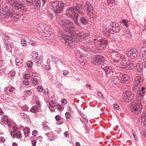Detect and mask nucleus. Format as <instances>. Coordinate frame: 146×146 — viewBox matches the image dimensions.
<instances>
[{
  "label": "nucleus",
  "mask_w": 146,
  "mask_h": 146,
  "mask_svg": "<svg viewBox=\"0 0 146 146\" xmlns=\"http://www.w3.org/2000/svg\"><path fill=\"white\" fill-rule=\"evenodd\" d=\"M37 133L38 131L36 130H34L33 131L32 134L33 135H34L35 136H36Z\"/></svg>",
  "instance_id": "obj_55"
},
{
  "label": "nucleus",
  "mask_w": 146,
  "mask_h": 146,
  "mask_svg": "<svg viewBox=\"0 0 146 146\" xmlns=\"http://www.w3.org/2000/svg\"><path fill=\"white\" fill-rule=\"evenodd\" d=\"M21 43L22 45L23 46H26L27 44L26 40L24 39H22L21 40Z\"/></svg>",
  "instance_id": "obj_35"
},
{
  "label": "nucleus",
  "mask_w": 146,
  "mask_h": 146,
  "mask_svg": "<svg viewBox=\"0 0 146 146\" xmlns=\"http://www.w3.org/2000/svg\"><path fill=\"white\" fill-rule=\"evenodd\" d=\"M97 94L98 96L99 97L103 99L104 98V96L102 94V93L100 92H98L97 93Z\"/></svg>",
  "instance_id": "obj_49"
},
{
  "label": "nucleus",
  "mask_w": 146,
  "mask_h": 146,
  "mask_svg": "<svg viewBox=\"0 0 146 146\" xmlns=\"http://www.w3.org/2000/svg\"><path fill=\"white\" fill-rule=\"evenodd\" d=\"M65 116L66 118H69L70 117V115L69 112H66L65 113Z\"/></svg>",
  "instance_id": "obj_50"
},
{
  "label": "nucleus",
  "mask_w": 146,
  "mask_h": 146,
  "mask_svg": "<svg viewBox=\"0 0 146 146\" xmlns=\"http://www.w3.org/2000/svg\"><path fill=\"white\" fill-rule=\"evenodd\" d=\"M23 85L25 86H28L29 85V82L28 81L24 80L23 82Z\"/></svg>",
  "instance_id": "obj_51"
},
{
  "label": "nucleus",
  "mask_w": 146,
  "mask_h": 146,
  "mask_svg": "<svg viewBox=\"0 0 146 146\" xmlns=\"http://www.w3.org/2000/svg\"><path fill=\"white\" fill-rule=\"evenodd\" d=\"M23 131L25 136L26 137H28L29 136L30 133V130L29 128L28 127H25L23 129Z\"/></svg>",
  "instance_id": "obj_29"
},
{
  "label": "nucleus",
  "mask_w": 146,
  "mask_h": 146,
  "mask_svg": "<svg viewBox=\"0 0 146 146\" xmlns=\"http://www.w3.org/2000/svg\"><path fill=\"white\" fill-rule=\"evenodd\" d=\"M136 69L139 72H141L142 70L143 66L139 63H138L136 65Z\"/></svg>",
  "instance_id": "obj_32"
},
{
  "label": "nucleus",
  "mask_w": 146,
  "mask_h": 146,
  "mask_svg": "<svg viewBox=\"0 0 146 146\" xmlns=\"http://www.w3.org/2000/svg\"><path fill=\"white\" fill-rule=\"evenodd\" d=\"M33 63L31 61H28L27 62V67L29 68H31L33 66Z\"/></svg>",
  "instance_id": "obj_39"
},
{
  "label": "nucleus",
  "mask_w": 146,
  "mask_h": 146,
  "mask_svg": "<svg viewBox=\"0 0 146 146\" xmlns=\"http://www.w3.org/2000/svg\"><path fill=\"white\" fill-rule=\"evenodd\" d=\"M43 60V57L42 56H38V57L34 60V62H35L36 65L38 66L40 65Z\"/></svg>",
  "instance_id": "obj_22"
},
{
  "label": "nucleus",
  "mask_w": 146,
  "mask_h": 146,
  "mask_svg": "<svg viewBox=\"0 0 146 146\" xmlns=\"http://www.w3.org/2000/svg\"><path fill=\"white\" fill-rule=\"evenodd\" d=\"M84 8V5L80 4L78 3L73 4L72 7H68L66 12V15L68 17L73 18L74 22L76 25H79L80 23L78 22L77 18L78 14L83 15L84 13L80 9H83Z\"/></svg>",
  "instance_id": "obj_2"
},
{
  "label": "nucleus",
  "mask_w": 146,
  "mask_h": 146,
  "mask_svg": "<svg viewBox=\"0 0 146 146\" xmlns=\"http://www.w3.org/2000/svg\"><path fill=\"white\" fill-rule=\"evenodd\" d=\"M127 53V56L132 59H134L136 57L138 54L137 49L135 48L128 49Z\"/></svg>",
  "instance_id": "obj_15"
},
{
  "label": "nucleus",
  "mask_w": 146,
  "mask_h": 146,
  "mask_svg": "<svg viewBox=\"0 0 146 146\" xmlns=\"http://www.w3.org/2000/svg\"><path fill=\"white\" fill-rule=\"evenodd\" d=\"M113 107L116 110H118L119 109V105L117 103H115L113 104Z\"/></svg>",
  "instance_id": "obj_44"
},
{
  "label": "nucleus",
  "mask_w": 146,
  "mask_h": 146,
  "mask_svg": "<svg viewBox=\"0 0 146 146\" xmlns=\"http://www.w3.org/2000/svg\"><path fill=\"white\" fill-rule=\"evenodd\" d=\"M32 83L34 85H36L38 84V79L36 78H33L32 80Z\"/></svg>",
  "instance_id": "obj_37"
},
{
  "label": "nucleus",
  "mask_w": 146,
  "mask_h": 146,
  "mask_svg": "<svg viewBox=\"0 0 146 146\" xmlns=\"http://www.w3.org/2000/svg\"><path fill=\"white\" fill-rule=\"evenodd\" d=\"M5 40H7L9 38V37L6 35H4V36L3 37Z\"/></svg>",
  "instance_id": "obj_58"
},
{
  "label": "nucleus",
  "mask_w": 146,
  "mask_h": 146,
  "mask_svg": "<svg viewBox=\"0 0 146 146\" xmlns=\"http://www.w3.org/2000/svg\"><path fill=\"white\" fill-rule=\"evenodd\" d=\"M4 42L7 50L9 52H11L12 48L9 42L6 41H5Z\"/></svg>",
  "instance_id": "obj_24"
},
{
  "label": "nucleus",
  "mask_w": 146,
  "mask_h": 146,
  "mask_svg": "<svg viewBox=\"0 0 146 146\" xmlns=\"http://www.w3.org/2000/svg\"><path fill=\"white\" fill-rule=\"evenodd\" d=\"M111 60V62L116 63L118 66L124 71H127L131 69L133 65V64L129 61L127 62L126 64H120L119 60L115 58H112Z\"/></svg>",
  "instance_id": "obj_5"
},
{
  "label": "nucleus",
  "mask_w": 146,
  "mask_h": 146,
  "mask_svg": "<svg viewBox=\"0 0 146 146\" xmlns=\"http://www.w3.org/2000/svg\"><path fill=\"white\" fill-rule=\"evenodd\" d=\"M106 27V31L107 32L110 31V32H111V31H112L113 32L112 33H114V32H117L116 31V25L115 23L112 22L111 24L108 23Z\"/></svg>",
  "instance_id": "obj_18"
},
{
  "label": "nucleus",
  "mask_w": 146,
  "mask_h": 146,
  "mask_svg": "<svg viewBox=\"0 0 146 146\" xmlns=\"http://www.w3.org/2000/svg\"><path fill=\"white\" fill-rule=\"evenodd\" d=\"M31 94V92L29 90H28L25 91V94L26 96H30Z\"/></svg>",
  "instance_id": "obj_40"
},
{
  "label": "nucleus",
  "mask_w": 146,
  "mask_h": 146,
  "mask_svg": "<svg viewBox=\"0 0 146 146\" xmlns=\"http://www.w3.org/2000/svg\"><path fill=\"white\" fill-rule=\"evenodd\" d=\"M69 73V72L67 70H65L63 71V75L64 76L67 75Z\"/></svg>",
  "instance_id": "obj_56"
},
{
  "label": "nucleus",
  "mask_w": 146,
  "mask_h": 146,
  "mask_svg": "<svg viewBox=\"0 0 146 146\" xmlns=\"http://www.w3.org/2000/svg\"><path fill=\"white\" fill-rule=\"evenodd\" d=\"M141 119H144L143 123L146 126V113H143L142 114Z\"/></svg>",
  "instance_id": "obj_33"
},
{
  "label": "nucleus",
  "mask_w": 146,
  "mask_h": 146,
  "mask_svg": "<svg viewBox=\"0 0 146 146\" xmlns=\"http://www.w3.org/2000/svg\"><path fill=\"white\" fill-rule=\"evenodd\" d=\"M60 27L66 32H69V35L66 36L61 31L59 33V37L66 45L72 47L75 45L76 39L79 41L86 39L89 36V34L85 32L78 31L74 27V24L70 21L61 20L59 22Z\"/></svg>",
  "instance_id": "obj_1"
},
{
  "label": "nucleus",
  "mask_w": 146,
  "mask_h": 146,
  "mask_svg": "<svg viewBox=\"0 0 146 146\" xmlns=\"http://www.w3.org/2000/svg\"><path fill=\"white\" fill-rule=\"evenodd\" d=\"M16 134L17 137H19V139H21L22 138V136L19 131H17Z\"/></svg>",
  "instance_id": "obj_46"
},
{
  "label": "nucleus",
  "mask_w": 146,
  "mask_h": 146,
  "mask_svg": "<svg viewBox=\"0 0 146 146\" xmlns=\"http://www.w3.org/2000/svg\"><path fill=\"white\" fill-rule=\"evenodd\" d=\"M144 80L143 77L137 76L135 77L134 84L133 88L134 90H139L141 87V84Z\"/></svg>",
  "instance_id": "obj_12"
},
{
  "label": "nucleus",
  "mask_w": 146,
  "mask_h": 146,
  "mask_svg": "<svg viewBox=\"0 0 146 146\" xmlns=\"http://www.w3.org/2000/svg\"><path fill=\"white\" fill-rule=\"evenodd\" d=\"M31 58L34 60L38 56V53L35 51H33L31 54Z\"/></svg>",
  "instance_id": "obj_30"
},
{
  "label": "nucleus",
  "mask_w": 146,
  "mask_h": 146,
  "mask_svg": "<svg viewBox=\"0 0 146 146\" xmlns=\"http://www.w3.org/2000/svg\"><path fill=\"white\" fill-rule=\"evenodd\" d=\"M21 108L23 110L25 111H27L28 110V108L27 106L26 105H24L21 106Z\"/></svg>",
  "instance_id": "obj_36"
},
{
  "label": "nucleus",
  "mask_w": 146,
  "mask_h": 146,
  "mask_svg": "<svg viewBox=\"0 0 146 146\" xmlns=\"http://www.w3.org/2000/svg\"><path fill=\"white\" fill-rule=\"evenodd\" d=\"M140 59L142 60L144 63V66L146 69V47L143 46L140 50Z\"/></svg>",
  "instance_id": "obj_14"
},
{
  "label": "nucleus",
  "mask_w": 146,
  "mask_h": 146,
  "mask_svg": "<svg viewBox=\"0 0 146 146\" xmlns=\"http://www.w3.org/2000/svg\"><path fill=\"white\" fill-rule=\"evenodd\" d=\"M145 89V88L143 86L141 88V90L137 91L136 98L138 101L139 102L143 101V98L145 94V92L143 91Z\"/></svg>",
  "instance_id": "obj_17"
},
{
  "label": "nucleus",
  "mask_w": 146,
  "mask_h": 146,
  "mask_svg": "<svg viewBox=\"0 0 146 146\" xmlns=\"http://www.w3.org/2000/svg\"><path fill=\"white\" fill-rule=\"evenodd\" d=\"M136 134L135 133H133V136L134 137V139L135 140H137V137L136 136Z\"/></svg>",
  "instance_id": "obj_63"
},
{
  "label": "nucleus",
  "mask_w": 146,
  "mask_h": 146,
  "mask_svg": "<svg viewBox=\"0 0 146 146\" xmlns=\"http://www.w3.org/2000/svg\"><path fill=\"white\" fill-rule=\"evenodd\" d=\"M40 102L39 101H37L36 102V104L38 106H37L39 108L40 107Z\"/></svg>",
  "instance_id": "obj_64"
},
{
  "label": "nucleus",
  "mask_w": 146,
  "mask_h": 146,
  "mask_svg": "<svg viewBox=\"0 0 146 146\" xmlns=\"http://www.w3.org/2000/svg\"><path fill=\"white\" fill-rule=\"evenodd\" d=\"M61 102L62 104L65 105L67 103V102L66 100L63 99L62 100Z\"/></svg>",
  "instance_id": "obj_54"
},
{
  "label": "nucleus",
  "mask_w": 146,
  "mask_h": 146,
  "mask_svg": "<svg viewBox=\"0 0 146 146\" xmlns=\"http://www.w3.org/2000/svg\"><path fill=\"white\" fill-rule=\"evenodd\" d=\"M5 141V139L3 137L1 136L0 137V141L2 142H4Z\"/></svg>",
  "instance_id": "obj_60"
},
{
  "label": "nucleus",
  "mask_w": 146,
  "mask_h": 146,
  "mask_svg": "<svg viewBox=\"0 0 146 146\" xmlns=\"http://www.w3.org/2000/svg\"><path fill=\"white\" fill-rule=\"evenodd\" d=\"M29 77V75L28 74H26L23 76V78L26 80L28 79Z\"/></svg>",
  "instance_id": "obj_52"
},
{
  "label": "nucleus",
  "mask_w": 146,
  "mask_h": 146,
  "mask_svg": "<svg viewBox=\"0 0 146 146\" xmlns=\"http://www.w3.org/2000/svg\"><path fill=\"white\" fill-rule=\"evenodd\" d=\"M39 109L38 107L35 105L31 107L30 110V111L33 113H35L39 111Z\"/></svg>",
  "instance_id": "obj_27"
},
{
  "label": "nucleus",
  "mask_w": 146,
  "mask_h": 146,
  "mask_svg": "<svg viewBox=\"0 0 146 146\" xmlns=\"http://www.w3.org/2000/svg\"><path fill=\"white\" fill-rule=\"evenodd\" d=\"M31 3L35 8L39 7L41 5L40 0H31Z\"/></svg>",
  "instance_id": "obj_23"
},
{
  "label": "nucleus",
  "mask_w": 146,
  "mask_h": 146,
  "mask_svg": "<svg viewBox=\"0 0 146 146\" xmlns=\"http://www.w3.org/2000/svg\"><path fill=\"white\" fill-rule=\"evenodd\" d=\"M80 58L82 60H81V62H83L84 60L86 58V55H80Z\"/></svg>",
  "instance_id": "obj_38"
},
{
  "label": "nucleus",
  "mask_w": 146,
  "mask_h": 146,
  "mask_svg": "<svg viewBox=\"0 0 146 146\" xmlns=\"http://www.w3.org/2000/svg\"><path fill=\"white\" fill-rule=\"evenodd\" d=\"M128 23V21L125 19L123 20L122 21V23L123 24V26L126 27L129 26Z\"/></svg>",
  "instance_id": "obj_34"
},
{
  "label": "nucleus",
  "mask_w": 146,
  "mask_h": 146,
  "mask_svg": "<svg viewBox=\"0 0 146 146\" xmlns=\"http://www.w3.org/2000/svg\"><path fill=\"white\" fill-rule=\"evenodd\" d=\"M116 77L118 78V79L120 82L123 83L125 82V81L128 80L129 78L127 75L121 73H117Z\"/></svg>",
  "instance_id": "obj_20"
},
{
  "label": "nucleus",
  "mask_w": 146,
  "mask_h": 146,
  "mask_svg": "<svg viewBox=\"0 0 146 146\" xmlns=\"http://www.w3.org/2000/svg\"><path fill=\"white\" fill-rule=\"evenodd\" d=\"M136 100V102L131 105L130 108L131 111L134 114L137 115L141 112L142 107L141 103L143 102L144 100L139 102Z\"/></svg>",
  "instance_id": "obj_6"
},
{
  "label": "nucleus",
  "mask_w": 146,
  "mask_h": 146,
  "mask_svg": "<svg viewBox=\"0 0 146 146\" xmlns=\"http://www.w3.org/2000/svg\"><path fill=\"white\" fill-rule=\"evenodd\" d=\"M124 100L125 102H129L133 98L134 95L129 90H127L123 93Z\"/></svg>",
  "instance_id": "obj_16"
},
{
  "label": "nucleus",
  "mask_w": 146,
  "mask_h": 146,
  "mask_svg": "<svg viewBox=\"0 0 146 146\" xmlns=\"http://www.w3.org/2000/svg\"><path fill=\"white\" fill-rule=\"evenodd\" d=\"M94 42V41H89L88 43H87V44H86L84 45H82L81 46V48L84 51L88 52H90L93 50V48H95L94 46V43H92Z\"/></svg>",
  "instance_id": "obj_13"
},
{
  "label": "nucleus",
  "mask_w": 146,
  "mask_h": 146,
  "mask_svg": "<svg viewBox=\"0 0 146 146\" xmlns=\"http://www.w3.org/2000/svg\"><path fill=\"white\" fill-rule=\"evenodd\" d=\"M86 13L88 15L89 18L92 20L95 17V14L93 12V7L90 3H86Z\"/></svg>",
  "instance_id": "obj_11"
},
{
  "label": "nucleus",
  "mask_w": 146,
  "mask_h": 146,
  "mask_svg": "<svg viewBox=\"0 0 146 146\" xmlns=\"http://www.w3.org/2000/svg\"><path fill=\"white\" fill-rule=\"evenodd\" d=\"M15 90V88L14 87H11L10 88L9 91L11 92H13Z\"/></svg>",
  "instance_id": "obj_53"
},
{
  "label": "nucleus",
  "mask_w": 146,
  "mask_h": 146,
  "mask_svg": "<svg viewBox=\"0 0 146 146\" xmlns=\"http://www.w3.org/2000/svg\"><path fill=\"white\" fill-rule=\"evenodd\" d=\"M16 67L18 68H20L22 67L23 65V60L20 58H17L15 60Z\"/></svg>",
  "instance_id": "obj_21"
},
{
  "label": "nucleus",
  "mask_w": 146,
  "mask_h": 146,
  "mask_svg": "<svg viewBox=\"0 0 146 146\" xmlns=\"http://www.w3.org/2000/svg\"><path fill=\"white\" fill-rule=\"evenodd\" d=\"M20 115L22 118L25 120L27 121L28 122L29 121V117L27 114L23 113H21L20 114Z\"/></svg>",
  "instance_id": "obj_26"
},
{
  "label": "nucleus",
  "mask_w": 146,
  "mask_h": 146,
  "mask_svg": "<svg viewBox=\"0 0 146 146\" xmlns=\"http://www.w3.org/2000/svg\"><path fill=\"white\" fill-rule=\"evenodd\" d=\"M119 59L122 62H125L126 60V59L124 54H119Z\"/></svg>",
  "instance_id": "obj_31"
},
{
  "label": "nucleus",
  "mask_w": 146,
  "mask_h": 146,
  "mask_svg": "<svg viewBox=\"0 0 146 146\" xmlns=\"http://www.w3.org/2000/svg\"><path fill=\"white\" fill-rule=\"evenodd\" d=\"M101 68L105 72L106 76H110L112 75L113 72L111 67L107 66H104V65H103L102 66Z\"/></svg>",
  "instance_id": "obj_19"
},
{
  "label": "nucleus",
  "mask_w": 146,
  "mask_h": 146,
  "mask_svg": "<svg viewBox=\"0 0 146 146\" xmlns=\"http://www.w3.org/2000/svg\"><path fill=\"white\" fill-rule=\"evenodd\" d=\"M43 87L40 86H38L37 88V91L39 92H41L43 90Z\"/></svg>",
  "instance_id": "obj_43"
},
{
  "label": "nucleus",
  "mask_w": 146,
  "mask_h": 146,
  "mask_svg": "<svg viewBox=\"0 0 146 146\" xmlns=\"http://www.w3.org/2000/svg\"><path fill=\"white\" fill-rule=\"evenodd\" d=\"M55 118L56 120L59 121L60 119L61 118L59 115H57L55 116Z\"/></svg>",
  "instance_id": "obj_57"
},
{
  "label": "nucleus",
  "mask_w": 146,
  "mask_h": 146,
  "mask_svg": "<svg viewBox=\"0 0 146 146\" xmlns=\"http://www.w3.org/2000/svg\"><path fill=\"white\" fill-rule=\"evenodd\" d=\"M49 105L50 106L51 108H53L55 106V104L53 101H51L49 103Z\"/></svg>",
  "instance_id": "obj_45"
},
{
  "label": "nucleus",
  "mask_w": 146,
  "mask_h": 146,
  "mask_svg": "<svg viewBox=\"0 0 146 146\" xmlns=\"http://www.w3.org/2000/svg\"><path fill=\"white\" fill-rule=\"evenodd\" d=\"M106 58L102 55H96L92 58V61L94 65H101L105 61Z\"/></svg>",
  "instance_id": "obj_10"
},
{
  "label": "nucleus",
  "mask_w": 146,
  "mask_h": 146,
  "mask_svg": "<svg viewBox=\"0 0 146 146\" xmlns=\"http://www.w3.org/2000/svg\"><path fill=\"white\" fill-rule=\"evenodd\" d=\"M51 9L54 10V11L56 13H60L63 10L66 4L60 1H56L51 4Z\"/></svg>",
  "instance_id": "obj_3"
},
{
  "label": "nucleus",
  "mask_w": 146,
  "mask_h": 146,
  "mask_svg": "<svg viewBox=\"0 0 146 146\" xmlns=\"http://www.w3.org/2000/svg\"><path fill=\"white\" fill-rule=\"evenodd\" d=\"M114 1L115 0H107V3L109 5L114 3Z\"/></svg>",
  "instance_id": "obj_47"
},
{
  "label": "nucleus",
  "mask_w": 146,
  "mask_h": 146,
  "mask_svg": "<svg viewBox=\"0 0 146 146\" xmlns=\"http://www.w3.org/2000/svg\"><path fill=\"white\" fill-rule=\"evenodd\" d=\"M108 41L105 39H100L98 38H97L94 39V46L97 49H100L101 48H104L108 45Z\"/></svg>",
  "instance_id": "obj_7"
},
{
  "label": "nucleus",
  "mask_w": 146,
  "mask_h": 146,
  "mask_svg": "<svg viewBox=\"0 0 146 146\" xmlns=\"http://www.w3.org/2000/svg\"><path fill=\"white\" fill-rule=\"evenodd\" d=\"M8 120V118L6 116H3L1 120L3 121L6 122Z\"/></svg>",
  "instance_id": "obj_48"
},
{
  "label": "nucleus",
  "mask_w": 146,
  "mask_h": 146,
  "mask_svg": "<svg viewBox=\"0 0 146 146\" xmlns=\"http://www.w3.org/2000/svg\"><path fill=\"white\" fill-rule=\"evenodd\" d=\"M64 135L65 137H66L67 138H68L69 137V136L68 135V131H66L64 133Z\"/></svg>",
  "instance_id": "obj_59"
},
{
  "label": "nucleus",
  "mask_w": 146,
  "mask_h": 146,
  "mask_svg": "<svg viewBox=\"0 0 146 146\" xmlns=\"http://www.w3.org/2000/svg\"><path fill=\"white\" fill-rule=\"evenodd\" d=\"M43 129L45 131H47V130H50V127L48 125H45L43 127Z\"/></svg>",
  "instance_id": "obj_42"
},
{
  "label": "nucleus",
  "mask_w": 146,
  "mask_h": 146,
  "mask_svg": "<svg viewBox=\"0 0 146 146\" xmlns=\"http://www.w3.org/2000/svg\"><path fill=\"white\" fill-rule=\"evenodd\" d=\"M31 143L33 146H35L36 144V142L35 140L32 141Z\"/></svg>",
  "instance_id": "obj_61"
},
{
  "label": "nucleus",
  "mask_w": 146,
  "mask_h": 146,
  "mask_svg": "<svg viewBox=\"0 0 146 146\" xmlns=\"http://www.w3.org/2000/svg\"><path fill=\"white\" fill-rule=\"evenodd\" d=\"M38 26L40 27L41 28L42 30L44 29L43 35H44V37H45V39L49 40L52 39V38L54 37V35L50 31L49 32V30H50L49 27L48 26H45V28H44V25L42 23H39Z\"/></svg>",
  "instance_id": "obj_8"
},
{
  "label": "nucleus",
  "mask_w": 146,
  "mask_h": 146,
  "mask_svg": "<svg viewBox=\"0 0 146 146\" xmlns=\"http://www.w3.org/2000/svg\"><path fill=\"white\" fill-rule=\"evenodd\" d=\"M3 14L4 17L7 18H10L11 20H14L19 19L21 17V15L19 13H15L14 11L12 8L7 10H4L3 11Z\"/></svg>",
  "instance_id": "obj_4"
},
{
  "label": "nucleus",
  "mask_w": 146,
  "mask_h": 146,
  "mask_svg": "<svg viewBox=\"0 0 146 146\" xmlns=\"http://www.w3.org/2000/svg\"><path fill=\"white\" fill-rule=\"evenodd\" d=\"M123 35L126 38H131L132 35L130 31H123Z\"/></svg>",
  "instance_id": "obj_28"
},
{
  "label": "nucleus",
  "mask_w": 146,
  "mask_h": 146,
  "mask_svg": "<svg viewBox=\"0 0 146 146\" xmlns=\"http://www.w3.org/2000/svg\"><path fill=\"white\" fill-rule=\"evenodd\" d=\"M51 58L52 61L54 63H56V58L55 56H52Z\"/></svg>",
  "instance_id": "obj_41"
},
{
  "label": "nucleus",
  "mask_w": 146,
  "mask_h": 146,
  "mask_svg": "<svg viewBox=\"0 0 146 146\" xmlns=\"http://www.w3.org/2000/svg\"><path fill=\"white\" fill-rule=\"evenodd\" d=\"M38 75V74L36 72H33L32 73V76H36Z\"/></svg>",
  "instance_id": "obj_62"
},
{
  "label": "nucleus",
  "mask_w": 146,
  "mask_h": 146,
  "mask_svg": "<svg viewBox=\"0 0 146 146\" xmlns=\"http://www.w3.org/2000/svg\"><path fill=\"white\" fill-rule=\"evenodd\" d=\"M8 3L16 9H21L25 11L27 9V7L24 6L23 3L20 1H18L17 0H9Z\"/></svg>",
  "instance_id": "obj_9"
},
{
  "label": "nucleus",
  "mask_w": 146,
  "mask_h": 146,
  "mask_svg": "<svg viewBox=\"0 0 146 146\" xmlns=\"http://www.w3.org/2000/svg\"><path fill=\"white\" fill-rule=\"evenodd\" d=\"M80 21L81 23L84 25H86L88 24L87 19L83 16L80 17Z\"/></svg>",
  "instance_id": "obj_25"
}]
</instances>
